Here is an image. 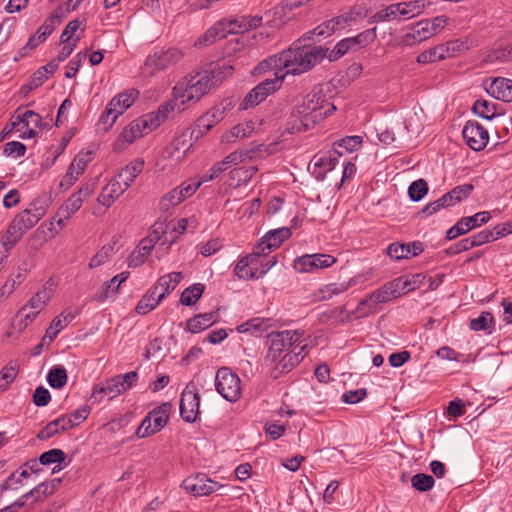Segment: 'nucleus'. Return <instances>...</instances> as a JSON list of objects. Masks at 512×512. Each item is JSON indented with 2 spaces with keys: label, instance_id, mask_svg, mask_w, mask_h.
I'll return each mask as SVG.
<instances>
[{
  "label": "nucleus",
  "instance_id": "obj_58",
  "mask_svg": "<svg viewBox=\"0 0 512 512\" xmlns=\"http://www.w3.org/2000/svg\"><path fill=\"white\" fill-rule=\"evenodd\" d=\"M473 112L487 120L496 116L495 105L487 100H477L473 105Z\"/></svg>",
  "mask_w": 512,
  "mask_h": 512
},
{
  "label": "nucleus",
  "instance_id": "obj_56",
  "mask_svg": "<svg viewBox=\"0 0 512 512\" xmlns=\"http://www.w3.org/2000/svg\"><path fill=\"white\" fill-rule=\"evenodd\" d=\"M18 374L16 364L9 363L0 371V391H5L15 380Z\"/></svg>",
  "mask_w": 512,
  "mask_h": 512
},
{
  "label": "nucleus",
  "instance_id": "obj_29",
  "mask_svg": "<svg viewBox=\"0 0 512 512\" xmlns=\"http://www.w3.org/2000/svg\"><path fill=\"white\" fill-rule=\"evenodd\" d=\"M230 33V23L220 21L208 29L195 43L198 46H208L218 39L226 38Z\"/></svg>",
  "mask_w": 512,
  "mask_h": 512
},
{
  "label": "nucleus",
  "instance_id": "obj_7",
  "mask_svg": "<svg viewBox=\"0 0 512 512\" xmlns=\"http://www.w3.org/2000/svg\"><path fill=\"white\" fill-rule=\"evenodd\" d=\"M137 94L135 90H130L120 93L111 99L99 120V124L103 125L104 131H108L117 118L134 103Z\"/></svg>",
  "mask_w": 512,
  "mask_h": 512
},
{
  "label": "nucleus",
  "instance_id": "obj_32",
  "mask_svg": "<svg viewBox=\"0 0 512 512\" xmlns=\"http://www.w3.org/2000/svg\"><path fill=\"white\" fill-rule=\"evenodd\" d=\"M128 278V273L123 272L116 276H114L109 281H106L102 284L100 289L94 294V300L103 302L111 295L115 294L120 285L125 282Z\"/></svg>",
  "mask_w": 512,
  "mask_h": 512
},
{
  "label": "nucleus",
  "instance_id": "obj_51",
  "mask_svg": "<svg viewBox=\"0 0 512 512\" xmlns=\"http://www.w3.org/2000/svg\"><path fill=\"white\" fill-rule=\"evenodd\" d=\"M344 308L341 307H335L328 309L326 311H323L319 314L318 320L322 324L326 325H335L340 322H344Z\"/></svg>",
  "mask_w": 512,
  "mask_h": 512
},
{
  "label": "nucleus",
  "instance_id": "obj_47",
  "mask_svg": "<svg viewBox=\"0 0 512 512\" xmlns=\"http://www.w3.org/2000/svg\"><path fill=\"white\" fill-rule=\"evenodd\" d=\"M255 129V124L253 121H248L245 123L238 124L234 126L227 134L224 135V139L227 142H231L237 138H246L249 137Z\"/></svg>",
  "mask_w": 512,
  "mask_h": 512
},
{
  "label": "nucleus",
  "instance_id": "obj_24",
  "mask_svg": "<svg viewBox=\"0 0 512 512\" xmlns=\"http://www.w3.org/2000/svg\"><path fill=\"white\" fill-rule=\"evenodd\" d=\"M401 283L402 279L397 278L384 284L381 288L373 291L370 294L371 299L374 301V303H376V305L379 306L382 303H386L392 299L400 297L402 295L400 289Z\"/></svg>",
  "mask_w": 512,
  "mask_h": 512
},
{
  "label": "nucleus",
  "instance_id": "obj_3",
  "mask_svg": "<svg viewBox=\"0 0 512 512\" xmlns=\"http://www.w3.org/2000/svg\"><path fill=\"white\" fill-rule=\"evenodd\" d=\"M213 86H215V81H211V75L203 72L178 82L173 92L176 95V100H179L187 108L199 101Z\"/></svg>",
  "mask_w": 512,
  "mask_h": 512
},
{
  "label": "nucleus",
  "instance_id": "obj_31",
  "mask_svg": "<svg viewBox=\"0 0 512 512\" xmlns=\"http://www.w3.org/2000/svg\"><path fill=\"white\" fill-rule=\"evenodd\" d=\"M144 160L137 158L122 168L115 176L128 189L144 169Z\"/></svg>",
  "mask_w": 512,
  "mask_h": 512
},
{
  "label": "nucleus",
  "instance_id": "obj_60",
  "mask_svg": "<svg viewBox=\"0 0 512 512\" xmlns=\"http://www.w3.org/2000/svg\"><path fill=\"white\" fill-rule=\"evenodd\" d=\"M353 49L365 47L376 39V28L367 29L355 37H349Z\"/></svg>",
  "mask_w": 512,
  "mask_h": 512
},
{
  "label": "nucleus",
  "instance_id": "obj_54",
  "mask_svg": "<svg viewBox=\"0 0 512 512\" xmlns=\"http://www.w3.org/2000/svg\"><path fill=\"white\" fill-rule=\"evenodd\" d=\"M60 19L61 16L58 14V12H55L45 20V22L36 32L39 41L46 40V38L53 32L55 27L60 23Z\"/></svg>",
  "mask_w": 512,
  "mask_h": 512
},
{
  "label": "nucleus",
  "instance_id": "obj_26",
  "mask_svg": "<svg viewBox=\"0 0 512 512\" xmlns=\"http://www.w3.org/2000/svg\"><path fill=\"white\" fill-rule=\"evenodd\" d=\"M127 188L116 177L102 189L98 196V202L105 207H110L114 201L119 198Z\"/></svg>",
  "mask_w": 512,
  "mask_h": 512
},
{
  "label": "nucleus",
  "instance_id": "obj_28",
  "mask_svg": "<svg viewBox=\"0 0 512 512\" xmlns=\"http://www.w3.org/2000/svg\"><path fill=\"white\" fill-rule=\"evenodd\" d=\"M431 36L428 30L427 21H419L412 29L411 32L406 33L400 39V45L402 46H414L418 43H421Z\"/></svg>",
  "mask_w": 512,
  "mask_h": 512
},
{
  "label": "nucleus",
  "instance_id": "obj_49",
  "mask_svg": "<svg viewBox=\"0 0 512 512\" xmlns=\"http://www.w3.org/2000/svg\"><path fill=\"white\" fill-rule=\"evenodd\" d=\"M83 205V201L75 193L59 208L57 216L70 219Z\"/></svg>",
  "mask_w": 512,
  "mask_h": 512
},
{
  "label": "nucleus",
  "instance_id": "obj_63",
  "mask_svg": "<svg viewBox=\"0 0 512 512\" xmlns=\"http://www.w3.org/2000/svg\"><path fill=\"white\" fill-rule=\"evenodd\" d=\"M268 321L262 318H254L250 319L249 321L239 325L237 327L238 332L245 333L250 330L254 331H263L268 327Z\"/></svg>",
  "mask_w": 512,
  "mask_h": 512
},
{
  "label": "nucleus",
  "instance_id": "obj_8",
  "mask_svg": "<svg viewBox=\"0 0 512 512\" xmlns=\"http://www.w3.org/2000/svg\"><path fill=\"white\" fill-rule=\"evenodd\" d=\"M217 392L229 402H236L242 393L241 380L227 367L218 369L215 376Z\"/></svg>",
  "mask_w": 512,
  "mask_h": 512
},
{
  "label": "nucleus",
  "instance_id": "obj_12",
  "mask_svg": "<svg viewBox=\"0 0 512 512\" xmlns=\"http://www.w3.org/2000/svg\"><path fill=\"white\" fill-rule=\"evenodd\" d=\"M151 131L153 130L150 129V125L148 121H146L145 116L137 118L123 129L119 137L115 140L113 149L117 152L123 151L136 139Z\"/></svg>",
  "mask_w": 512,
  "mask_h": 512
},
{
  "label": "nucleus",
  "instance_id": "obj_25",
  "mask_svg": "<svg viewBox=\"0 0 512 512\" xmlns=\"http://www.w3.org/2000/svg\"><path fill=\"white\" fill-rule=\"evenodd\" d=\"M487 92L497 100L512 102V80L507 78H495L486 88Z\"/></svg>",
  "mask_w": 512,
  "mask_h": 512
},
{
  "label": "nucleus",
  "instance_id": "obj_4",
  "mask_svg": "<svg viewBox=\"0 0 512 512\" xmlns=\"http://www.w3.org/2000/svg\"><path fill=\"white\" fill-rule=\"evenodd\" d=\"M296 107L297 112L306 117L304 118L306 127L315 126L335 110V106L325 99L320 90L308 93Z\"/></svg>",
  "mask_w": 512,
  "mask_h": 512
},
{
  "label": "nucleus",
  "instance_id": "obj_20",
  "mask_svg": "<svg viewBox=\"0 0 512 512\" xmlns=\"http://www.w3.org/2000/svg\"><path fill=\"white\" fill-rule=\"evenodd\" d=\"M291 236L289 228H279L269 231L261 241L255 246L256 254L265 255L277 249L283 241Z\"/></svg>",
  "mask_w": 512,
  "mask_h": 512
},
{
  "label": "nucleus",
  "instance_id": "obj_53",
  "mask_svg": "<svg viewBox=\"0 0 512 512\" xmlns=\"http://www.w3.org/2000/svg\"><path fill=\"white\" fill-rule=\"evenodd\" d=\"M400 278L402 279L400 289L403 295L409 291H413L417 288H420V286L423 284L426 278V275L423 273H416Z\"/></svg>",
  "mask_w": 512,
  "mask_h": 512
},
{
  "label": "nucleus",
  "instance_id": "obj_2",
  "mask_svg": "<svg viewBox=\"0 0 512 512\" xmlns=\"http://www.w3.org/2000/svg\"><path fill=\"white\" fill-rule=\"evenodd\" d=\"M47 207L45 198H37L12 219L1 237V245L6 251L11 250L24 233L33 228L45 216Z\"/></svg>",
  "mask_w": 512,
  "mask_h": 512
},
{
  "label": "nucleus",
  "instance_id": "obj_36",
  "mask_svg": "<svg viewBox=\"0 0 512 512\" xmlns=\"http://www.w3.org/2000/svg\"><path fill=\"white\" fill-rule=\"evenodd\" d=\"M182 279L181 272H171L158 279L154 288L159 291L163 287V292L159 293L160 299H164L167 294L173 291Z\"/></svg>",
  "mask_w": 512,
  "mask_h": 512
},
{
  "label": "nucleus",
  "instance_id": "obj_40",
  "mask_svg": "<svg viewBox=\"0 0 512 512\" xmlns=\"http://www.w3.org/2000/svg\"><path fill=\"white\" fill-rule=\"evenodd\" d=\"M27 268L19 267L17 272L9 278L0 289V302L8 297L15 288L20 285L26 278Z\"/></svg>",
  "mask_w": 512,
  "mask_h": 512
},
{
  "label": "nucleus",
  "instance_id": "obj_30",
  "mask_svg": "<svg viewBox=\"0 0 512 512\" xmlns=\"http://www.w3.org/2000/svg\"><path fill=\"white\" fill-rule=\"evenodd\" d=\"M72 428V422L66 416H61L47 423L38 433L39 440H47L56 434L67 431Z\"/></svg>",
  "mask_w": 512,
  "mask_h": 512
},
{
  "label": "nucleus",
  "instance_id": "obj_14",
  "mask_svg": "<svg viewBox=\"0 0 512 512\" xmlns=\"http://www.w3.org/2000/svg\"><path fill=\"white\" fill-rule=\"evenodd\" d=\"M200 397L197 393L196 387L193 384H188L183 390L180 399V415L187 423L196 421L199 413Z\"/></svg>",
  "mask_w": 512,
  "mask_h": 512
},
{
  "label": "nucleus",
  "instance_id": "obj_43",
  "mask_svg": "<svg viewBox=\"0 0 512 512\" xmlns=\"http://www.w3.org/2000/svg\"><path fill=\"white\" fill-rule=\"evenodd\" d=\"M275 77L271 79H266L259 83L255 88L258 92H260V95L263 96V98H267L270 94L274 93L276 90H278L281 85L282 81L284 79V74H279V72L276 70Z\"/></svg>",
  "mask_w": 512,
  "mask_h": 512
},
{
  "label": "nucleus",
  "instance_id": "obj_61",
  "mask_svg": "<svg viewBox=\"0 0 512 512\" xmlns=\"http://www.w3.org/2000/svg\"><path fill=\"white\" fill-rule=\"evenodd\" d=\"M428 192L427 182L423 179H418L411 183L408 189L409 197L412 201L421 200Z\"/></svg>",
  "mask_w": 512,
  "mask_h": 512
},
{
  "label": "nucleus",
  "instance_id": "obj_64",
  "mask_svg": "<svg viewBox=\"0 0 512 512\" xmlns=\"http://www.w3.org/2000/svg\"><path fill=\"white\" fill-rule=\"evenodd\" d=\"M233 67L228 64L217 65L211 71H205L208 75H211V81H215V85L231 75Z\"/></svg>",
  "mask_w": 512,
  "mask_h": 512
},
{
  "label": "nucleus",
  "instance_id": "obj_33",
  "mask_svg": "<svg viewBox=\"0 0 512 512\" xmlns=\"http://www.w3.org/2000/svg\"><path fill=\"white\" fill-rule=\"evenodd\" d=\"M219 315L217 312H208L197 314L187 321V330L191 333H199L218 321Z\"/></svg>",
  "mask_w": 512,
  "mask_h": 512
},
{
  "label": "nucleus",
  "instance_id": "obj_62",
  "mask_svg": "<svg viewBox=\"0 0 512 512\" xmlns=\"http://www.w3.org/2000/svg\"><path fill=\"white\" fill-rule=\"evenodd\" d=\"M377 311L378 305L374 303V301L371 299V295L369 294L359 302L354 313L357 314V317H367L376 313Z\"/></svg>",
  "mask_w": 512,
  "mask_h": 512
},
{
  "label": "nucleus",
  "instance_id": "obj_55",
  "mask_svg": "<svg viewBox=\"0 0 512 512\" xmlns=\"http://www.w3.org/2000/svg\"><path fill=\"white\" fill-rule=\"evenodd\" d=\"M181 202H183L181 192L176 187L161 198L159 202V208L160 210L167 212L172 207L179 205Z\"/></svg>",
  "mask_w": 512,
  "mask_h": 512
},
{
  "label": "nucleus",
  "instance_id": "obj_50",
  "mask_svg": "<svg viewBox=\"0 0 512 512\" xmlns=\"http://www.w3.org/2000/svg\"><path fill=\"white\" fill-rule=\"evenodd\" d=\"M304 118H306L304 114L298 113L297 107H295L287 123V131L291 134H294L299 132H306L313 128L314 126H304Z\"/></svg>",
  "mask_w": 512,
  "mask_h": 512
},
{
  "label": "nucleus",
  "instance_id": "obj_11",
  "mask_svg": "<svg viewBox=\"0 0 512 512\" xmlns=\"http://www.w3.org/2000/svg\"><path fill=\"white\" fill-rule=\"evenodd\" d=\"M44 125L41 116L31 110L21 112L19 108L13 115L12 128H17V131L22 132L20 137L23 139L35 137L37 129H41Z\"/></svg>",
  "mask_w": 512,
  "mask_h": 512
},
{
  "label": "nucleus",
  "instance_id": "obj_5",
  "mask_svg": "<svg viewBox=\"0 0 512 512\" xmlns=\"http://www.w3.org/2000/svg\"><path fill=\"white\" fill-rule=\"evenodd\" d=\"M300 336L301 333L297 330H284L269 334L266 342L267 352L262 365H270L281 359L299 341Z\"/></svg>",
  "mask_w": 512,
  "mask_h": 512
},
{
  "label": "nucleus",
  "instance_id": "obj_45",
  "mask_svg": "<svg viewBox=\"0 0 512 512\" xmlns=\"http://www.w3.org/2000/svg\"><path fill=\"white\" fill-rule=\"evenodd\" d=\"M65 459H66L65 452L61 449L54 448V449H51V450L46 451L43 454H41L39 457V462L42 465H50V464L57 463L58 466L55 467L52 471V473H56L62 469L60 464L62 462H64Z\"/></svg>",
  "mask_w": 512,
  "mask_h": 512
},
{
  "label": "nucleus",
  "instance_id": "obj_15",
  "mask_svg": "<svg viewBox=\"0 0 512 512\" xmlns=\"http://www.w3.org/2000/svg\"><path fill=\"white\" fill-rule=\"evenodd\" d=\"M490 218L491 215L488 211L478 212L473 216L462 217L447 231L446 238L447 240H453L461 235L468 233L474 228L487 223Z\"/></svg>",
  "mask_w": 512,
  "mask_h": 512
},
{
  "label": "nucleus",
  "instance_id": "obj_38",
  "mask_svg": "<svg viewBox=\"0 0 512 512\" xmlns=\"http://www.w3.org/2000/svg\"><path fill=\"white\" fill-rule=\"evenodd\" d=\"M351 287V281L341 283H330L320 288L315 293L316 300H329L335 295L344 293Z\"/></svg>",
  "mask_w": 512,
  "mask_h": 512
},
{
  "label": "nucleus",
  "instance_id": "obj_9",
  "mask_svg": "<svg viewBox=\"0 0 512 512\" xmlns=\"http://www.w3.org/2000/svg\"><path fill=\"white\" fill-rule=\"evenodd\" d=\"M170 410L171 404L163 403L150 411L137 428L136 436L138 438H145L159 432L167 424Z\"/></svg>",
  "mask_w": 512,
  "mask_h": 512
},
{
  "label": "nucleus",
  "instance_id": "obj_52",
  "mask_svg": "<svg viewBox=\"0 0 512 512\" xmlns=\"http://www.w3.org/2000/svg\"><path fill=\"white\" fill-rule=\"evenodd\" d=\"M27 310V306H23L15 315L14 319L12 320L11 325L17 329L18 331L24 330L29 323H31L37 316V312H28L25 313Z\"/></svg>",
  "mask_w": 512,
  "mask_h": 512
},
{
  "label": "nucleus",
  "instance_id": "obj_27",
  "mask_svg": "<svg viewBox=\"0 0 512 512\" xmlns=\"http://www.w3.org/2000/svg\"><path fill=\"white\" fill-rule=\"evenodd\" d=\"M304 4H307L306 0H285L266 13L265 16L266 18L273 16V19H269L268 21L273 23V27H280L285 23L283 16L286 10L292 11Z\"/></svg>",
  "mask_w": 512,
  "mask_h": 512
},
{
  "label": "nucleus",
  "instance_id": "obj_59",
  "mask_svg": "<svg viewBox=\"0 0 512 512\" xmlns=\"http://www.w3.org/2000/svg\"><path fill=\"white\" fill-rule=\"evenodd\" d=\"M494 318L490 312H482L479 317L471 319L470 328L474 331L491 330Z\"/></svg>",
  "mask_w": 512,
  "mask_h": 512
},
{
  "label": "nucleus",
  "instance_id": "obj_10",
  "mask_svg": "<svg viewBox=\"0 0 512 512\" xmlns=\"http://www.w3.org/2000/svg\"><path fill=\"white\" fill-rule=\"evenodd\" d=\"M305 348L306 345L300 347L296 345L290 352L285 353L281 359L276 360L275 363L262 366L269 370L268 375L271 379L277 380L291 372L293 368L303 360Z\"/></svg>",
  "mask_w": 512,
  "mask_h": 512
},
{
  "label": "nucleus",
  "instance_id": "obj_23",
  "mask_svg": "<svg viewBox=\"0 0 512 512\" xmlns=\"http://www.w3.org/2000/svg\"><path fill=\"white\" fill-rule=\"evenodd\" d=\"M224 112L225 107L223 106H215L211 108L204 115L197 119L195 130H193L191 134H193L196 130L200 135L208 132L212 127L223 120Z\"/></svg>",
  "mask_w": 512,
  "mask_h": 512
},
{
  "label": "nucleus",
  "instance_id": "obj_13",
  "mask_svg": "<svg viewBox=\"0 0 512 512\" xmlns=\"http://www.w3.org/2000/svg\"><path fill=\"white\" fill-rule=\"evenodd\" d=\"M336 262L337 258L329 254H305L294 261V267L300 273H312L331 267Z\"/></svg>",
  "mask_w": 512,
  "mask_h": 512
},
{
  "label": "nucleus",
  "instance_id": "obj_35",
  "mask_svg": "<svg viewBox=\"0 0 512 512\" xmlns=\"http://www.w3.org/2000/svg\"><path fill=\"white\" fill-rule=\"evenodd\" d=\"M60 482L61 479L58 478L53 479L50 482H42L24 494L23 497L26 499L33 498L35 501H42L55 491Z\"/></svg>",
  "mask_w": 512,
  "mask_h": 512
},
{
  "label": "nucleus",
  "instance_id": "obj_16",
  "mask_svg": "<svg viewBox=\"0 0 512 512\" xmlns=\"http://www.w3.org/2000/svg\"><path fill=\"white\" fill-rule=\"evenodd\" d=\"M183 488L194 496H207L218 491L222 485L209 479L205 474H196L187 477L183 483Z\"/></svg>",
  "mask_w": 512,
  "mask_h": 512
},
{
  "label": "nucleus",
  "instance_id": "obj_41",
  "mask_svg": "<svg viewBox=\"0 0 512 512\" xmlns=\"http://www.w3.org/2000/svg\"><path fill=\"white\" fill-rule=\"evenodd\" d=\"M52 294V289L44 286L29 300L25 306H27V309L30 308L32 312H37L38 315L44 309L52 297Z\"/></svg>",
  "mask_w": 512,
  "mask_h": 512
},
{
  "label": "nucleus",
  "instance_id": "obj_57",
  "mask_svg": "<svg viewBox=\"0 0 512 512\" xmlns=\"http://www.w3.org/2000/svg\"><path fill=\"white\" fill-rule=\"evenodd\" d=\"M411 484L416 490L426 492L433 488L435 480L431 475L418 473L412 477Z\"/></svg>",
  "mask_w": 512,
  "mask_h": 512
},
{
  "label": "nucleus",
  "instance_id": "obj_1",
  "mask_svg": "<svg viewBox=\"0 0 512 512\" xmlns=\"http://www.w3.org/2000/svg\"><path fill=\"white\" fill-rule=\"evenodd\" d=\"M327 53L322 46L302 45L301 41L294 42L287 50L273 55L259 64L260 70L275 69L279 74L299 75L311 70L321 62Z\"/></svg>",
  "mask_w": 512,
  "mask_h": 512
},
{
  "label": "nucleus",
  "instance_id": "obj_19",
  "mask_svg": "<svg viewBox=\"0 0 512 512\" xmlns=\"http://www.w3.org/2000/svg\"><path fill=\"white\" fill-rule=\"evenodd\" d=\"M260 256L262 255L256 254L254 249L252 254L240 259L234 268L235 275L240 279H253L264 275L273 265H275L276 260L275 257H273L271 260H268L265 265V269H262L260 273H257V271H253V268L250 266L254 263L256 258Z\"/></svg>",
  "mask_w": 512,
  "mask_h": 512
},
{
  "label": "nucleus",
  "instance_id": "obj_18",
  "mask_svg": "<svg viewBox=\"0 0 512 512\" xmlns=\"http://www.w3.org/2000/svg\"><path fill=\"white\" fill-rule=\"evenodd\" d=\"M466 144L474 151L483 150L489 140L487 130L476 121H468L462 131Z\"/></svg>",
  "mask_w": 512,
  "mask_h": 512
},
{
  "label": "nucleus",
  "instance_id": "obj_17",
  "mask_svg": "<svg viewBox=\"0 0 512 512\" xmlns=\"http://www.w3.org/2000/svg\"><path fill=\"white\" fill-rule=\"evenodd\" d=\"M184 111L186 108L179 100H176V95L173 94V99L161 104L156 111L145 114L146 121L150 125V129L155 130L167 119L173 116L174 111Z\"/></svg>",
  "mask_w": 512,
  "mask_h": 512
},
{
  "label": "nucleus",
  "instance_id": "obj_48",
  "mask_svg": "<svg viewBox=\"0 0 512 512\" xmlns=\"http://www.w3.org/2000/svg\"><path fill=\"white\" fill-rule=\"evenodd\" d=\"M68 376L62 366H54L47 374L48 384L55 389H61L67 384Z\"/></svg>",
  "mask_w": 512,
  "mask_h": 512
},
{
  "label": "nucleus",
  "instance_id": "obj_21",
  "mask_svg": "<svg viewBox=\"0 0 512 512\" xmlns=\"http://www.w3.org/2000/svg\"><path fill=\"white\" fill-rule=\"evenodd\" d=\"M92 160L91 152L79 153L72 161L68 170L62 179L60 186L68 189L75 181L78 180L79 176L84 172L87 164Z\"/></svg>",
  "mask_w": 512,
  "mask_h": 512
},
{
  "label": "nucleus",
  "instance_id": "obj_42",
  "mask_svg": "<svg viewBox=\"0 0 512 512\" xmlns=\"http://www.w3.org/2000/svg\"><path fill=\"white\" fill-rule=\"evenodd\" d=\"M447 50L448 48L441 46V44L437 45L429 50L421 52L417 56V62L420 64H429L436 61H441L447 58Z\"/></svg>",
  "mask_w": 512,
  "mask_h": 512
},
{
  "label": "nucleus",
  "instance_id": "obj_34",
  "mask_svg": "<svg viewBox=\"0 0 512 512\" xmlns=\"http://www.w3.org/2000/svg\"><path fill=\"white\" fill-rule=\"evenodd\" d=\"M230 33L240 34L245 33L253 28H256L262 23V16H242L238 19L230 21Z\"/></svg>",
  "mask_w": 512,
  "mask_h": 512
},
{
  "label": "nucleus",
  "instance_id": "obj_39",
  "mask_svg": "<svg viewBox=\"0 0 512 512\" xmlns=\"http://www.w3.org/2000/svg\"><path fill=\"white\" fill-rule=\"evenodd\" d=\"M257 172V167H238L229 172L230 182L229 185L238 187L242 184L247 183L252 176Z\"/></svg>",
  "mask_w": 512,
  "mask_h": 512
},
{
  "label": "nucleus",
  "instance_id": "obj_44",
  "mask_svg": "<svg viewBox=\"0 0 512 512\" xmlns=\"http://www.w3.org/2000/svg\"><path fill=\"white\" fill-rule=\"evenodd\" d=\"M362 137L360 136H347L339 141H336L334 151L338 155H342L344 152H354L361 147Z\"/></svg>",
  "mask_w": 512,
  "mask_h": 512
},
{
  "label": "nucleus",
  "instance_id": "obj_46",
  "mask_svg": "<svg viewBox=\"0 0 512 512\" xmlns=\"http://www.w3.org/2000/svg\"><path fill=\"white\" fill-rule=\"evenodd\" d=\"M204 289L205 285L202 283H195L184 289L180 297V303L185 306L195 304L201 298Z\"/></svg>",
  "mask_w": 512,
  "mask_h": 512
},
{
  "label": "nucleus",
  "instance_id": "obj_22",
  "mask_svg": "<svg viewBox=\"0 0 512 512\" xmlns=\"http://www.w3.org/2000/svg\"><path fill=\"white\" fill-rule=\"evenodd\" d=\"M124 392L123 383L120 382L119 377H113L110 380L102 383L99 386H95L91 399L96 402H101L103 397L113 399Z\"/></svg>",
  "mask_w": 512,
  "mask_h": 512
},
{
  "label": "nucleus",
  "instance_id": "obj_37",
  "mask_svg": "<svg viewBox=\"0 0 512 512\" xmlns=\"http://www.w3.org/2000/svg\"><path fill=\"white\" fill-rule=\"evenodd\" d=\"M157 292L158 291L154 288V286L151 287L138 302L135 311L140 315H145L156 308L157 305L163 300L160 299L159 294L156 297Z\"/></svg>",
  "mask_w": 512,
  "mask_h": 512
},
{
  "label": "nucleus",
  "instance_id": "obj_6",
  "mask_svg": "<svg viewBox=\"0 0 512 512\" xmlns=\"http://www.w3.org/2000/svg\"><path fill=\"white\" fill-rule=\"evenodd\" d=\"M182 57L183 53L175 47L155 50L147 56L141 68L142 74L145 77H153L174 66Z\"/></svg>",
  "mask_w": 512,
  "mask_h": 512
}]
</instances>
